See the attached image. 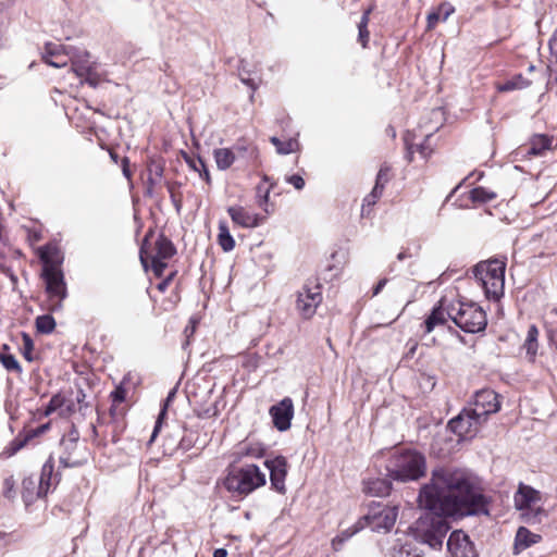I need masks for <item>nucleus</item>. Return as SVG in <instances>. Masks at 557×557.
<instances>
[{
  "label": "nucleus",
  "mask_w": 557,
  "mask_h": 557,
  "mask_svg": "<svg viewBox=\"0 0 557 557\" xmlns=\"http://www.w3.org/2000/svg\"><path fill=\"white\" fill-rule=\"evenodd\" d=\"M421 507L431 517L417 522L416 539L433 549H441L450 529L448 517L488 516L490 498L484 494L478 475L466 468L437 466L430 481L418 495Z\"/></svg>",
  "instance_id": "f257e3e1"
},
{
  "label": "nucleus",
  "mask_w": 557,
  "mask_h": 557,
  "mask_svg": "<svg viewBox=\"0 0 557 557\" xmlns=\"http://www.w3.org/2000/svg\"><path fill=\"white\" fill-rule=\"evenodd\" d=\"M447 321L445 310L442 306H435L431 313L426 317L421 326L424 329V334L431 333L435 326L444 325Z\"/></svg>",
  "instance_id": "393cba45"
},
{
  "label": "nucleus",
  "mask_w": 557,
  "mask_h": 557,
  "mask_svg": "<svg viewBox=\"0 0 557 557\" xmlns=\"http://www.w3.org/2000/svg\"><path fill=\"white\" fill-rule=\"evenodd\" d=\"M185 432V428L182 425H175L163 438L162 448L163 454L166 456H173L180 450V438L181 434Z\"/></svg>",
  "instance_id": "5701e85b"
},
{
  "label": "nucleus",
  "mask_w": 557,
  "mask_h": 557,
  "mask_svg": "<svg viewBox=\"0 0 557 557\" xmlns=\"http://www.w3.org/2000/svg\"><path fill=\"white\" fill-rule=\"evenodd\" d=\"M548 47H549L550 52L557 57V29L552 35V37L548 41Z\"/></svg>",
  "instance_id": "69168bd1"
},
{
  "label": "nucleus",
  "mask_w": 557,
  "mask_h": 557,
  "mask_svg": "<svg viewBox=\"0 0 557 557\" xmlns=\"http://www.w3.org/2000/svg\"><path fill=\"white\" fill-rule=\"evenodd\" d=\"M121 166H122V172H123V175L126 177V178H131L132 177V172L129 170V159L127 157H124L122 160H121Z\"/></svg>",
  "instance_id": "e2e57ef3"
},
{
  "label": "nucleus",
  "mask_w": 557,
  "mask_h": 557,
  "mask_svg": "<svg viewBox=\"0 0 557 557\" xmlns=\"http://www.w3.org/2000/svg\"><path fill=\"white\" fill-rule=\"evenodd\" d=\"M42 60L46 64L57 69H62L67 65V57H64V59H50L47 55H42Z\"/></svg>",
  "instance_id": "8fccbe9b"
},
{
  "label": "nucleus",
  "mask_w": 557,
  "mask_h": 557,
  "mask_svg": "<svg viewBox=\"0 0 557 557\" xmlns=\"http://www.w3.org/2000/svg\"><path fill=\"white\" fill-rule=\"evenodd\" d=\"M164 160L162 158H150L147 164L148 177L146 181L145 195L153 196L154 186L160 183L164 173Z\"/></svg>",
  "instance_id": "dca6fc26"
},
{
  "label": "nucleus",
  "mask_w": 557,
  "mask_h": 557,
  "mask_svg": "<svg viewBox=\"0 0 557 557\" xmlns=\"http://www.w3.org/2000/svg\"><path fill=\"white\" fill-rule=\"evenodd\" d=\"M54 471V459L52 456H49L47 461L42 465L40 476L37 480V485L39 488V494H42L44 497L50 492L52 486H55L59 482L57 475H53Z\"/></svg>",
  "instance_id": "f3484780"
},
{
  "label": "nucleus",
  "mask_w": 557,
  "mask_h": 557,
  "mask_svg": "<svg viewBox=\"0 0 557 557\" xmlns=\"http://www.w3.org/2000/svg\"><path fill=\"white\" fill-rule=\"evenodd\" d=\"M530 85L531 82L523 77L522 74H516L504 83H499L496 88L499 92H508L528 88Z\"/></svg>",
  "instance_id": "cd10ccee"
},
{
  "label": "nucleus",
  "mask_w": 557,
  "mask_h": 557,
  "mask_svg": "<svg viewBox=\"0 0 557 557\" xmlns=\"http://www.w3.org/2000/svg\"><path fill=\"white\" fill-rule=\"evenodd\" d=\"M183 157L188 166L191 170L198 172L200 177H202L208 185H211V176L205 161L200 157H198L196 161L193 158H190L186 152H183Z\"/></svg>",
  "instance_id": "c756f323"
},
{
  "label": "nucleus",
  "mask_w": 557,
  "mask_h": 557,
  "mask_svg": "<svg viewBox=\"0 0 557 557\" xmlns=\"http://www.w3.org/2000/svg\"><path fill=\"white\" fill-rule=\"evenodd\" d=\"M385 471L396 482L418 481L426 473V458L413 448H395L386 460Z\"/></svg>",
  "instance_id": "f03ea898"
},
{
  "label": "nucleus",
  "mask_w": 557,
  "mask_h": 557,
  "mask_svg": "<svg viewBox=\"0 0 557 557\" xmlns=\"http://www.w3.org/2000/svg\"><path fill=\"white\" fill-rule=\"evenodd\" d=\"M264 466L270 472L271 487L280 494H285V479L288 472L287 459L282 456H275L264 460Z\"/></svg>",
  "instance_id": "9b49d317"
},
{
  "label": "nucleus",
  "mask_w": 557,
  "mask_h": 557,
  "mask_svg": "<svg viewBox=\"0 0 557 557\" xmlns=\"http://www.w3.org/2000/svg\"><path fill=\"white\" fill-rule=\"evenodd\" d=\"M523 518L527 523H540L541 517L545 516V510L543 508H536L532 509L531 507L529 509H524Z\"/></svg>",
  "instance_id": "37998d69"
},
{
  "label": "nucleus",
  "mask_w": 557,
  "mask_h": 557,
  "mask_svg": "<svg viewBox=\"0 0 557 557\" xmlns=\"http://www.w3.org/2000/svg\"><path fill=\"white\" fill-rule=\"evenodd\" d=\"M391 557H423L420 549L413 543H405L394 547Z\"/></svg>",
  "instance_id": "72a5a7b5"
},
{
  "label": "nucleus",
  "mask_w": 557,
  "mask_h": 557,
  "mask_svg": "<svg viewBox=\"0 0 557 557\" xmlns=\"http://www.w3.org/2000/svg\"><path fill=\"white\" fill-rule=\"evenodd\" d=\"M441 17L438 11L430 13L428 15V28H433Z\"/></svg>",
  "instance_id": "0e129e2a"
},
{
  "label": "nucleus",
  "mask_w": 557,
  "mask_h": 557,
  "mask_svg": "<svg viewBox=\"0 0 557 557\" xmlns=\"http://www.w3.org/2000/svg\"><path fill=\"white\" fill-rule=\"evenodd\" d=\"M55 325L57 323L54 318L49 313L38 315L35 320L36 330L40 334H51L54 331Z\"/></svg>",
  "instance_id": "473e14b6"
},
{
  "label": "nucleus",
  "mask_w": 557,
  "mask_h": 557,
  "mask_svg": "<svg viewBox=\"0 0 557 557\" xmlns=\"http://www.w3.org/2000/svg\"><path fill=\"white\" fill-rule=\"evenodd\" d=\"M78 438H79V432L73 425L67 434L69 448H74L76 446Z\"/></svg>",
  "instance_id": "4d7b16f0"
},
{
  "label": "nucleus",
  "mask_w": 557,
  "mask_h": 557,
  "mask_svg": "<svg viewBox=\"0 0 557 557\" xmlns=\"http://www.w3.org/2000/svg\"><path fill=\"white\" fill-rule=\"evenodd\" d=\"M62 46L55 45L52 42H48L45 46V53L42 55H47L50 59H64L66 57L64 53H62Z\"/></svg>",
  "instance_id": "49530a36"
},
{
  "label": "nucleus",
  "mask_w": 557,
  "mask_h": 557,
  "mask_svg": "<svg viewBox=\"0 0 557 557\" xmlns=\"http://www.w3.org/2000/svg\"><path fill=\"white\" fill-rule=\"evenodd\" d=\"M364 528L362 520L360 519L352 528L346 529L341 532L335 539L332 541L333 548L338 550L341 546L348 541L352 535L359 532Z\"/></svg>",
  "instance_id": "7c9ffc66"
},
{
  "label": "nucleus",
  "mask_w": 557,
  "mask_h": 557,
  "mask_svg": "<svg viewBox=\"0 0 557 557\" xmlns=\"http://www.w3.org/2000/svg\"><path fill=\"white\" fill-rule=\"evenodd\" d=\"M227 213L235 224L242 227L252 228L260 225L261 219L258 214H252L240 206L228 207Z\"/></svg>",
  "instance_id": "a211bd4d"
},
{
  "label": "nucleus",
  "mask_w": 557,
  "mask_h": 557,
  "mask_svg": "<svg viewBox=\"0 0 557 557\" xmlns=\"http://www.w3.org/2000/svg\"><path fill=\"white\" fill-rule=\"evenodd\" d=\"M247 74H248V72H247V71H245V69H244V67H239V77H240V81H242L244 84H246V85H248L249 87H251L252 89H256L255 82H253L251 78H249V77L247 76Z\"/></svg>",
  "instance_id": "bf43d9fd"
},
{
  "label": "nucleus",
  "mask_w": 557,
  "mask_h": 557,
  "mask_svg": "<svg viewBox=\"0 0 557 557\" xmlns=\"http://www.w3.org/2000/svg\"><path fill=\"white\" fill-rule=\"evenodd\" d=\"M236 152V161L242 162L244 166L259 165V150L257 146L246 139H239L233 145Z\"/></svg>",
  "instance_id": "2eb2a0df"
},
{
  "label": "nucleus",
  "mask_w": 557,
  "mask_h": 557,
  "mask_svg": "<svg viewBox=\"0 0 557 557\" xmlns=\"http://www.w3.org/2000/svg\"><path fill=\"white\" fill-rule=\"evenodd\" d=\"M522 348L525 349L529 360L534 361L539 349V329L535 324L529 326Z\"/></svg>",
  "instance_id": "bb28decb"
},
{
  "label": "nucleus",
  "mask_w": 557,
  "mask_h": 557,
  "mask_svg": "<svg viewBox=\"0 0 557 557\" xmlns=\"http://www.w3.org/2000/svg\"><path fill=\"white\" fill-rule=\"evenodd\" d=\"M38 492L39 488L35 476H27L23 480L22 498L26 507L30 506L36 499L44 497V495Z\"/></svg>",
  "instance_id": "b1692460"
},
{
  "label": "nucleus",
  "mask_w": 557,
  "mask_h": 557,
  "mask_svg": "<svg viewBox=\"0 0 557 557\" xmlns=\"http://www.w3.org/2000/svg\"><path fill=\"white\" fill-rule=\"evenodd\" d=\"M275 183H271L269 187H264L263 185L259 184L256 188L257 196L259 198L258 203L260 207L264 208V210L268 212V209L265 208L268 201H269V195L271 189L274 188Z\"/></svg>",
  "instance_id": "79ce46f5"
},
{
  "label": "nucleus",
  "mask_w": 557,
  "mask_h": 557,
  "mask_svg": "<svg viewBox=\"0 0 557 557\" xmlns=\"http://www.w3.org/2000/svg\"><path fill=\"white\" fill-rule=\"evenodd\" d=\"M218 243L225 252L233 250L235 247V239L231 235L228 226L224 221L219 223Z\"/></svg>",
  "instance_id": "c85d7f7f"
},
{
  "label": "nucleus",
  "mask_w": 557,
  "mask_h": 557,
  "mask_svg": "<svg viewBox=\"0 0 557 557\" xmlns=\"http://www.w3.org/2000/svg\"><path fill=\"white\" fill-rule=\"evenodd\" d=\"M397 507L384 506L381 503H373L369 507V511L361 520L372 531L388 532L395 524L397 519Z\"/></svg>",
  "instance_id": "0eeeda50"
},
{
  "label": "nucleus",
  "mask_w": 557,
  "mask_h": 557,
  "mask_svg": "<svg viewBox=\"0 0 557 557\" xmlns=\"http://www.w3.org/2000/svg\"><path fill=\"white\" fill-rule=\"evenodd\" d=\"M262 449L260 448H252V447H244L243 454L246 456H252V457H259L261 456Z\"/></svg>",
  "instance_id": "338daca9"
},
{
  "label": "nucleus",
  "mask_w": 557,
  "mask_h": 557,
  "mask_svg": "<svg viewBox=\"0 0 557 557\" xmlns=\"http://www.w3.org/2000/svg\"><path fill=\"white\" fill-rule=\"evenodd\" d=\"M63 405H64V397L60 393L54 394L50 398L49 403L47 404V406L44 410V416L48 417V416L52 414L57 409L61 408Z\"/></svg>",
  "instance_id": "a19ab883"
},
{
  "label": "nucleus",
  "mask_w": 557,
  "mask_h": 557,
  "mask_svg": "<svg viewBox=\"0 0 557 557\" xmlns=\"http://www.w3.org/2000/svg\"><path fill=\"white\" fill-rule=\"evenodd\" d=\"M358 39L361 42L362 47H367V44L369 41L370 33L368 30V27L364 28H358Z\"/></svg>",
  "instance_id": "052dcab7"
},
{
  "label": "nucleus",
  "mask_w": 557,
  "mask_h": 557,
  "mask_svg": "<svg viewBox=\"0 0 557 557\" xmlns=\"http://www.w3.org/2000/svg\"><path fill=\"white\" fill-rule=\"evenodd\" d=\"M22 339H23L22 355L28 362H32L34 360V355H33L34 342H33L30 335L25 332L22 333Z\"/></svg>",
  "instance_id": "ea45409f"
},
{
  "label": "nucleus",
  "mask_w": 557,
  "mask_h": 557,
  "mask_svg": "<svg viewBox=\"0 0 557 557\" xmlns=\"http://www.w3.org/2000/svg\"><path fill=\"white\" fill-rule=\"evenodd\" d=\"M553 138L545 134H534L530 138L525 154L528 157H540L552 147Z\"/></svg>",
  "instance_id": "aec40b11"
},
{
  "label": "nucleus",
  "mask_w": 557,
  "mask_h": 557,
  "mask_svg": "<svg viewBox=\"0 0 557 557\" xmlns=\"http://www.w3.org/2000/svg\"><path fill=\"white\" fill-rule=\"evenodd\" d=\"M150 261V267L153 274L157 277H161L166 269L168 264L164 259H159L154 257H148V262Z\"/></svg>",
  "instance_id": "c03bdc74"
},
{
  "label": "nucleus",
  "mask_w": 557,
  "mask_h": 557,
  "mask_svg": "<svg viewBox=\"0 0 557 557\" xmlns=\"http://www.w3.org/2000/svg\"><path fill=\"white\" fill-rule=\"evenodd\" d=\"M0 362L8 370L21 374L23 369L12 354H0Z\"/></svg>",
  "instance_id": "4c0bfd02"
},
{
  "label": "nucleus",
  "mask_w": 557,
  "mask_h": 557,
  "mask_svg": "<svg viewBox=\"0 0 557 557\" xmlns=\"http://www.w3.org/2000/svg\"><path fill=\"white\" fill-rule=\"evenodd\" d=\"M74 71L77 74V76L84 77V82L86 84H88L92 88L98 87L100 78L89 66L79 65L75 67Z\"/></svg>",
  "instance_id": "f704fd0d"
},
{
  "label": "nucleus",
  "mask_w": 557,
  "mask_h": 557,
  "mask_svg": "<svg viewBox=\"0 0 557 557\" xmlns=\"http://www.w3.org/2000/svg\"><path fill=\"white\" fill-rule=\"evenodd\" d=\"M165 186L170 194L171 202L173 203L177 214H180L183 207V195L176 191V189L181 188L182 183L178 181L165 182Z\"/></svg>",
  "instance_id": "2f4dec72"
},
{
  "label": "nucleus",
  "mask_w": 557,
  "mask_h": 557,
  "mask_svg": "<svg viewBox=\"0 0 557 557\" xmlns=\"http://www.w3.org/2000/svg\"><path fill=\"white\" fill-rule=\"evenodd\" d=\"M41 277L46 283V292L50 299L57 298L55 302L51 304V311H59L62 309V301L67 297L66 283L60 267L51 260H44Z\"/></svg>",
  "instance_id": "423d86ee"
},
{
  "label": "nucleus",
  "mask_w": 557,
  "mask_h": 557,
  "mask_svg": "<svg viewBox=\"0 0 557 557\" xmlns=\"http://www.w3.org/2000/svg\"><path fill=\"white\" fill-rule=\"evenodd\" d=\"M507 258H491L476 263L472 273L480 282L490 300H499L504 296Z\"/></svg>",
  "instance_id": "7ed1b4c3"
},
{
  "label": "nucleus",
  "mask_w": 557,
  "mask_h": 557,
  "mask_svg": "<svg viewBox=\"0 0 557 557\" xmlns=\"http://www.w3.org/2000/svg\"><path fill=\"white\" fill-rule=\"evenodd\" d=\"M236 152L232 148H216L213 150V158L216 163V168L220 171H225L232 166L236 161Z\"/></svg>",
  "instance_id": "a878e982"
},
{
  "label": "nucleus",
  "mask_w": 557,
  "mask_h": 557,
  "mask_svg": "<svg viewBox=\"0 0 557 557\" xmlns=\"http://www.w3.org/2000/svg\"><path fill=\"white\" fill-rule=\"evenodd\" d=\"M286 182L292 184L296 189L300 190L305 187L304 178L298 174H293L286 178Z\"/></svg>",
  "instance_id": "6e6d98bb"
},
{
  "label": "nucleus",
  "mask_w": 557,
  "mask_h": 557,
  "mask_svg": "<svg viewBox=\"0 0 557 557\" xmlns=\"http://www.w3.org/2000/svg\"><path fill=\"white\" fill-rule=\"evenodd\" d=\"M381 198L380 195L375 194L373 190H371V193L369 195H367L363 199V203H362V213L366 212V208L367 207H371V206H374L376 203V201Z\"/></svg>",
  "instance_id": "5fc2aeb1"
},
{
  "label": "nucleus",
  "mask_w": 557,
  "mask_h": 557,
  "mask_svg": "<svg viewBox=\"0 0 557 557\" xmlns=\"http://www.w3.org/2000/svg\"><path fill=\"white\" fill-rule=\"evenodd\" d=\"M496 198V194L494 191H490L482 186L474 187L470 191V199L473 202L486 203Z\"/></svg>",
  "instance_id": "c9c22d12"
},
{
  "label": "nucleus",
  "mask_w": 557,
  "mask_h": 557,
  "mask_svg": "<svg viewBox=\"0 0 557 557\" xmlns=\"http://www.w3.org/2000/svg\"><path fill=\"white\" fill-rule=\"evenodd\" d=\"M482 423L479 418L470 414L469 409H463L457 417L448 422V426L455 434L463 436L476 432Z\"/></svg>",
  "instance_id": "4468645a"
},
{
  "label": "nucleus",
  "mask_w": 557,
  "mask_h": 557,
  "mask_svg": "<svg viewBox=\"0 0 557 557\" xmlns=\"http://www.w3.org/2000/svg\"><path fill=\"white\" fill-rule=\"evenodd\" d=\"M270 141L276 149V152L280 154H288L294 151V146L297 144L294 139L281 140L280 138L273 136L270 138Z\"/></svg>",
  "instance_id": "e433bc0d"
},
{
  "label": "nucleus",
  "mask_w": 557,
  "mask_h": 557,
  "mask_svg": "<svg viewBox=\"0 0 557 557\" xmlns=\"http://www.w3.org/2000/svg\"><path fill=\"white\" fill-rule=\"evenodd\" d=\"M447 315L466 333H479L484 331L487 324L485 311L474 304L459 302L458 308L451 305Z\"/></svg>",
  "instance_id": "39448f33"
},
{
  "label": "nucleus",
  "mask_w": 557,
  "mask_h": 557,
  "mask_svg": "<svg viewBox=\"0 0 557 557\" xmlns=\"http://www.w3.org/2000/svg\"><path fill=\"white\" fill-rule=\"evenodd\" d=\"M265 483V474L256 465L236 468L230 471L224 479L225 488L235 498H244Z\"/></svg>",
  "instance_id": "20e7f679"
},
{
  "label": "nucleus",
  "mask_w": 557,
  "mask_h": 557,
  "mask_svg": "<svg viewBox=\"0 0 557 557\" xmlns=\"http://www.w3.org/2000/svg\"><path fill=\"white\" fill-rule=\"evenodd\" d=\"M417 150L422 154L423 158H428L432 152V150L425 144L418 145Z\"/></svg>",
  "instance_id": "774afa93"
},
{
  "label": "nucleus",
  "mask_w": 557,
  "mask_h": 557,
  "mask_svg": "<svg viewBox=\"0 0 557 557\" xmlns=\"http://www.w3.org/2000/svg\"><path fill=\"white\" fill-rule=\"evenodd\" d=\"M499 409V395L491 388H483L474 394L473 408L469 410L470 414L479 418L484 423L490 414L498 412Z\"/></svg>",
  "instance_id": "1a4fd4ad"
},
{
  "label": "nucleus",
  "mask_w": 557,
  "mask_h": 557,
  "mask_svg": "<svg viewBox=\"0 0 557 557\" xmlns=\"http://www.w3.org/2000/svg\"><path fill=\"white\" fill-rule=\"evenodd\" d=\"M3 486H4L3 496L9 499L13 498L14 497V486H15V482H14L13 478L12 476L7 478L3 482Z\"/></svg>",
  "instance_id": "09e8293b"
},
{
  "label": "nucleus",
  "mask_w": 557,
  "mask_h": 557,
  "mask_svg": "<svg viewBox=\"0 0 557 557\" xmlns=\"http://www.w3.org/2000/svg\"><path fill=\"white\" fill-rule=\"evenodd\" d=\"M437 11L442 20L446 21L455 12V8L449 2H444L438 7Z\"/></svg>",
  "instance_id": "603ef678"
},
{
  "label": "nucleus",
  "mask_w": 557,
  "mask_h": 557,
  "mask_svg": "<svg viewBox=\"0 0 557 557\" xmlns=\"http://www.w3.org/2000/svg\"><path fill=\"white\" fill-rule=\"evenodd\" d=\"M447 549L451 557H476L474 544L462 530H455L447 540Z\"/></svg>",
  "instance_id": "ddd939ff"
},
{
  "label": "nucleus",
  "mask_w": 557,
  "mask_h": 557,
  "mask_svg": "<svg viewBox=\"0 0 557 557\" xmlns=\"http://www.w3.org/2000/svg\"><path fill=\"white\" fill-rule=\"evenodd\" d=\"M125 381L126 376L123 379L121 385L116 386L114 391L111 392L110 397L112 398L113 404H120L125 400L126 389L123 387Z\"/></svg>",
  "instance_id": "de8ad7c7"
},
{
  "label": "nucleus",
  "mask_w": 557,
  "mask_h": 557,
  "mask_svg": "<svg viewBox=\"0 0 557 557\" xmlns=\"http://www.w3.org/2000/svg\"><path fill=\"white\" fill-rule=\"evenodd\" d=\"M194 446V440L190 436L185 435V432L181 434L180 438V450L185 453Z\"/></svg>",
  "instance_id": "864d4df0"
},
{
  "label": "nucleus",
  "mask_w": 557,
  "mask_h": 557,
  "mask_svg": "<svg viewBox=\"0 0 557 557\" xmlns=\"http://www.w3.org/2000/svg\"><path fill=\"white\" fill-rule=\"evenodd\" d=\"M174 396H175V389H172V391L169 393V395H168V397L165 398V400H164L163 408H162V410H161V412H160V414H159V417H158V420L156 421V425H154V428H153V431H152V434H151V436H150L149 443H152V442L156 440L157 434H158V432H159V430H160V426H161V420H162L163 416L165 414L166 407H168L169 403H170V401H172V399L174 398Z\"/></svg>",
  "instance_id": "58836bf2"
},
{
  "label": "nucleus",
  "mask_w": 557,
  "mask_h": 557,
  "mask_svg": "<svg viewBox=\"0 0 557 557\" xmlns=\"http://www.w3.org/2000/svg\"><path fill=\"white\" fill-rule=\"evenodd\" d=\"M32 438H34V434L28 433L25 434L24 436H16L10 444L11 455L22 449Z\"/></svg>",
  "instance_id": "a18cd8bd"
},
{
  "label": "nucleus",
  "mask_w": 557,
  "mask_h": 557,
  "mask_svg": "<svg viewBox=\"0 0 557 557\" xmlns=\"http://www.w3.org/2000/svg\"><path fill=\"white\" fill-rule=\"evenodd\" d=\"M59 461L63 468H74L79 466V462L71 460L70 456H61Z\"/></svg>",
  "instance_id": "680f3d73"
},
{
  "label": "nucleus",
  "mask_w": 557,
  "mask_h": 557,
  "mask_svg": "<svg viewBox=\"0 0 557 557\" xmlns=\"http://www.w3.org/2000/svg\"><path fill=\"white\" fill-rule=\"evenodd\" d=\"M541 499L540 492L530 485L520 483L515 494V505L517 509H529L532 504Z\"/></svg>",
  "instance_id": "6ab92c4d"
},
{
  "label": "nucleus",
  "mask_w": 557,
  "mask_h": 557,
  "mask_svg": "<svg viewBox=\"0 0 557 557\" xmlns=\"http://www.w3.org/2000/svg\"><path fill=\"white\" fill-rule=\"evenodd\" d=\"M153 230H149L143 240V245L139 250V259L145 270L148 269V257H154L159 259H171L176 253V247L173 242L168 238L163 233L159 234L154 243L156 252H149L147 249V243L149 237L152 236Z\"/></svg>",
  "instance_id": "6e6552de"
},
{
  "label": "nucleus",
  "mask_w": 557,
  "mask_h": 557,
  "mask_svg": "<svg viewBox=\"0 0 557 557\" xmlns=\"http://www.w3.org/2000/svg\"><path fill=\"white\" fill-rule=\"evenodd\" d=\"M389 172L391 168L386 164H383L376 174L375 181L387 184L391 178Z\"/></svg>",
  "instance_id": "3c124183"
},
{
  "label": "nucleus",
  "mask_w": 557,
  "mask_h": 557,
  "mask_svg": "<svg viewBox=\"0 0 557 557\" xmlns=\"http://www.w3.org/2000/svg\"><path fill=\"white\" fill-rule=\"evenodd\" d=\"M542 536L535 533H532L525 527H520L517 530L515 537V554H519L520 552L529 548L531 545L536 544L541 541Z\"/></svg>",
  "instance_id": "412c9836"
},
{
  "label": "nucleus",
  "mask_w": 557,
  "mask_h": 557,
  "mask_svg": "<svg viewBox=\"0 0 557 557\" xmlns=\"http://www.w3.org/2000/svg\"><path fill=\"white\" fill-rule=\"evenodd\" d=\"M322 301L321 285L317 283L314 286L304 285L298 292L296 307L305 319L311 318Z\"/></svg>",
  "instance_id": "9d476101"
},
{
  "label": "nucleus",
  "mask_w": 557,
  "mask_h": 557,
  "mask_svg": "<svg viewBox=\"0 0 557 557\" xmlns=\"http://www.w3.org/2000/svg\"><path fill=\"white\" fill-rule=\"evenodd\" d=\"M371 12H372V7H369L368 9H366L363 11L360 22L358 23V28L368 27Z\"/></svg>",
  "instance_id": "13d9d810"
},
{
  "label": "nucleus",
  "mask_w": 557,
  "mask_h": 557,
  "mask_svg": "<svg viewBox=\"0 0 557 557\" xmlns=\"http://www.w3.org/2000/svg\"><path fill=\"white\" fill-rule=\"evenodd\" d=\"M273 425L280 432H285L290 428L294 417V403L292 398L285 397L269 409Z\"/></svg>",
  "instance_id": "f8f14e48"
},
{
  "label": "nucleus",
  "mask_w": 557,
  "mask_h": 557,
  "mask_svg": "<svg viewBox=\"0 0 557 557\" xmlns=\"http://www.w3.org/2000/svg\"><path fill=\"white\" fill-rule=\"evenodd\" d=\"M392 481L388 476L370 480L364 484L363 492L377 497L387 496L392 491Z\"/></svg>",
  "instance_id": "4be33fe9"
}]
</instances>
